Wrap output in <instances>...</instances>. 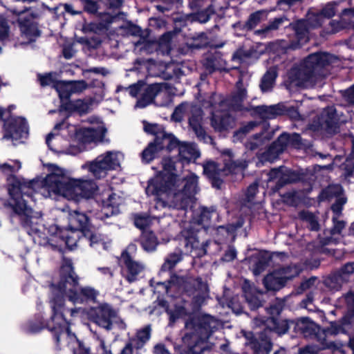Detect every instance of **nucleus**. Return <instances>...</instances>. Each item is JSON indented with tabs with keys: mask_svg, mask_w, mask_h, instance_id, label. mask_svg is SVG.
<instances>
[{
	"mask_svg": "<svg viewBox=\"0 0 354 354\" xmlns=\"http://www.w3.org/2000/svg\"><path fill=\"white\" fill-rule=\"evenodd\" d=\"M70 315L73 318L82 317L86 315V311L82 308H74L70 310Z\"/></svg>",
	"mask_w": 354,
	"mask_h": 354,
	"instance_id": "obj_51",
	"label": "nucleus"
},
{
	"mask_svg": "<svg viewBox=\"0 0 354 354\" xmlns=\"http://www.w3.org/2000/svg\"><path fill=\"white\" fill-rule=\"evenodd\" d=\"M183 243L186 252L194 257H202L206 253V249L203 243H200L196 235L187 231H183Z\"/></svg>",
	"mask_w": 354,
	"mask_h": 354,
	"instance_id": "obj_18",
	"label": "nucleus"
},
{
	"mask_svg": "<svg viewBox=\"0 0 354 354\" xmlns=\"http://www.w3.org/2000/svg\"><path fill=\"white\" fill-rule=\"evenodd\" d=\"M66 129H69V131L72 132L75 131L74 142H77V146L73 145L68 149L62 150L72 155H75L84 150L86 144L102 141L106 131L103 122L100 121L89 127L80 129L77 131L75 127L67 125L64 122L57 124L55 127V130L61 129L63 135Z\"/></svg>",
	"mask_w": 354,
	"mask_h": 354,
	"instance_id": "obj_6",
	"label": "nucleus"
},
{
	"mask_svg": "<svg viewBox=\"0 0 354 354\" xmlns=\"http://www.w3.org/2000/svg\"><path fill=\"white\" fill-rule=\"evenodd\" d=\"M247 92L242 81L239 80L236 83V91L229 100L231 109L235 111H241L243 109L242 102L246 98Z\"/></svg>",
	"mask_w": 354,
	"mask_h": 354,
	"instance_id": "obj_25",
	"label": "nucleus"
},
{
	"mask_svg": "<svg viewBox=\"0 0 354 354\" xmlns=\"http://www.w3.org/2000/svg\"><path fill=\"white\" fill-rule=\"evenodd\" d=\"M254 126H255V123H253V122L249 123L246 127H244L239 132H237L236 136H241L242 134L247 133L250 130L252 129Z\"/></svg>",
	"mask_w": 354,
	"mask_h": 354,
	"instance_id": "obj_59",
	"label": "nucleus"
},
{
	"mask_svg": "<svg viewBox=\"0 0 354 354\" xmlns=\"http://www.w3.org/2000/svg\"><path fill=\"white\" fill-rule=\"evenodd\" d=\"M181 260L182 253L180 252L171 253L162 266V270L164 271L170 270Z\"/></svg>",
	"mask_w": 354,
	"mask_h": 354,
	"instance_id": "obj_34",
	"label": "nucleus"
},
{
	"mask_svg": "<svg viewBox=\"0 0 354 354\" xmlns=\"http://www.w3.org/2000/svg\"><path fill=\"white\" fill-rule=\"evenodd\" d=\"M337 3L336 2H331L328 3L324 9L322 10V12L319 16H315V20H318L321 16H324L327 18H330L333 17L337 11L336 6Z\"/></svg>",
	"mask_w": 354,
	"mask_h": 354,
	"instance_id": "obj_40",
	"label": "nucleus"
},
{
	"mask_svg": "<svg viewBox=\"0 0 354 354\" xmlns=\"http://www.w3.org/2000/svg\"><path fill=\"white\" fill-rule=\"evenodd\" d=\"M144 129L146 132L155 135L156 136V138L158 137L162 139L163 136H167L162 132V127L156 124H145Z\"/></svg>",
	"mask_w": 354,
	"mask_h": 354,
	"instance_id": "obj_41",
	"label": "nucleus"
},
{
	"mask_svg": "<svg viewBox=\"0 0 354 354\" xmlns=\"http://www.w3.org/2000/svg\"><path fill=\"white\" fill-rule=\"evenodd\" d=\"M21 167V164L18 160H11L9 162L0 165V170L6 174L16 173Z\"/></svg>",
	"mask_w": 354,
	"mask_h": 354,
	"instance_id": "obj_36",
	"label": "nucleus"
},
{
	"mask_svg": "<svg viewBox=\"0 0 354 354\" xmlns=\"http://www.w3.org/2000/svg\"><path fill=\"white\" fill-rule=\"evenodd\" d=\"M38 77L41 86H51L55 88V84L59 82L55 73H50L44 75H40Z\"/></svg>",
	"mask_w": 354,
	"mask_h": 354,
	"instance_id": "obj_38",
	"label": "nucleus"
},
{
	"mask_svg": "<svg viewBox=\"0 0 354 354\" xmlns=\"http://www.w3.org/2000/svg\"><path fill=\"white\" fill-rule=\"evenodd\" d=\"M261 13L256 12L250 15L248 21V26L250 28H253L256 24L259 21Z\"/></svg>",
	"mask_w": 354,
	"mask_h": 354,
	"instance_id": "obj_50",
	"label": "nucleus"
},
{
	"mask_svg": "<svg viewBox=\"0 0 354 354\" xmlns=\"http://www.w3.org/2000/svg\"><path fill=\"white\" fill-rule=\"evenodd\" d=\"M266 137H262L261 135L260 136H255L254 137V140L255 141L253 142H251L250 143V145L249 146V147L251 149H254L257 147H258L259 145H261L263 142V140Z\"/></svg>",
	"mask_w": 354,
	"mask_h": 354,
	"instance_id": "obj_54",
	"label": "nucleus"
},
{
	"mask_svg": "<svg viewBox=\"0 0 354 354\" xmlns=\"http://www.w3.org/2000/svg\"><path fill=\"white\" fill-rule=\"evenodd\" d=\"M167 313L169 315L170 321L174 322L177 319L184 317L187 312L183 306H176L174 309L167 308Z\"/></svg>",
	"mask_w": 354,
	"mask_h": 354,
	"instance_id": "obj_39",
	"label": "nucleus"
},
{
	"mask_svg": "<svg viewBox=\"0 0 354 354\" xmlns=\"http://www.w3.org/2000/svg\"><path fill=\"white\" fill-rule=\"evenodd\" d=\"M162 171H161L156 176H162L164 178L163 184L169 183H176L177 180H180L178 176L174 173V162L171 158H165L162 162Z\"/></svg>",
	"mask_w": 354,
	"mask_h": 354,
	"instance_id": "obj_22",
	"label": "nucleus"
},
{
	"mask_svg": "<svg viewBox=\"0 0 354 354\" xmlns=\"http://www.w3.org/2000/svg\"><path fill=\"white\" fill-rule=\"evenodd\" d=\"M123 158L120 151H106L82 165V168L88 169L95 178L100 179L105 178L109 171L119 168Z\"/></svg>",
	"mask_w": 354,
	"mask_h": 354,
	"instance_id": "obj_8",
	"label": "nucleus"
},
{
	"mask_svg": "<svg viewBox=\"0 0 354 354\" xmlns=\"http://www.w3.org/2000/svg\"><path fill=\"white\" fill-rule=\"evenodd\" d=\"M332 56L325 53H317L309 55L299 66L292 68L288 73L287 87L313 86L321 77L320 71L326 65L330 63Z\"/></svg>",
	"mask_w": 354,
	"mask_h": 354,
	"instance_id": "obj_5",
	"label": "nucleus"
},
{
	"mask_svg": "<svg viewBox=\"0 0 354 354\" xmlns=\"http://www.w3.org/2000/svg\"><path fill=\"white\" fill-rule=\"evenodd\" d=\"M193 282L194 285L198 286V295L194 296L196 297V301L198 304L203 303L205 299L208 297V287L207 283H203L201 279H189V283ZM158 285L162 288L167 294H169L172 290H176L177 286H179V288L187 291V281L182 277H174L171 279V281L167 285L165 283H158Z\"/></svg>",
	"mask_w": 354,
	"mask_h": 354,
	"instance_id": "obj_10",
	"label": "nucleus"
},
{
	"mask_svg": "<svg viewBox=\"0 0 354 354\" xmlns=\"http://www.w3.org/2000/svg\"><path fill=\"white\" fill-rule=\"evenodd\" d=\"M236 252L234 249L230 248L225 254L223 257L225 261H230L235 259Z\"/></svg>",
	"mask_w": 354,
	"mask_h": 354,
	"instance_id": "obj_55",
	"label": "nucleus"
},
{
	"mask_svg": "<svg viewBox=\"0 0 354 354\" xmlns=\"http://www.w3.org/2000/svg\"><path fill=\"white\" fill-rule=\"evenodd\" d=\"M233 124L234 120L229 115H225L222 118H219V115L216 114H213L212 115V125L216 130L222 131L232 127Z\"/></svg>",
	"mask_w": 354,
	"mask_h": 354,
	"instance_id": "obj_31",
	"label": "nucleus"
},
{
	"mask_svg": "<svg viewBox=\"0 0 354 354\" xmlns=\"http://www.w3.org/2000/svg\"><path fill=\"white\" fill-rule=\"evenodd\" d=\"M19 24L21 30V37L14 42L15 46L28 44L35 41L36 38L39 36V32L36 25L32 22L19 20Z\"/></svg>",
	"mask_w": 354,
	"mask_h": 354,
	"instance_id": "obj_17",
	"label": "nucleus"
},
{
	"mask_svg": "<svg viewBox=\"0 0 354 354\" xmlns=\"http://www.w3.org/2000/svg\"><path fill=\"white\" fill-rule=\"evenodd\" d=\"M346 17H354V8L344 9L342 19H346Z\"/></svg>",
	"mask_w": 354,
	"mask_h": 354,
	"instance_id": "obj_64",
	"label": "nucleus"
},
{
	"mask_svg": "<svg viewBox=\"0 0 354 354\" xmlns=\"http://www.w3.org/2000/svg\"><path fill=\"white\" fill-rule=\"evenodd\" d=\"M196 19L201 23H205L209 19V13L208 11L201 12L197 15Z\"/></svg>",
	"mask_w": 354,
	"mask_h": 354,
	"instance_id": "obj_56",
	"label": "nucleus"
},
{
	"mask_svg": "<svg viewBox=\"0 0 354 354\" xmlns=\"http://www.w3.org/2000/svg\"><path fill=\"white\" fill-rule=\"evenodd\" d=\"M156 92V104L158 106H165L169 104L171 98V91L167 83L156 84L153 90Z\"/></svg>",
	"mask_w": 354,
	"mask_h": 354,
	"instance_id": "obj_21",
	"label": "nucleus"
},
{
	"mask_svg": "<svg viewBox=\"0 0 354 354\" xmlns=\"http://www.w3.org/2000/svg\"><path fill=\"white\" fill-rule=\"evenodd\" d=\"M9 198L5 206L20 220L30 235L40 236L41 214L34 210L35 201L32 196V183H27L15 176L8 178Z\"/></svg>",
	"mask_w": 354,
	"mask_h": 354,
	"instance_id": "obj_3",
	"label": "nucleus"
},
{
	"mask_svg": "<svg viewBox=\"0 0 354 354\" xmlns=\"http://www.w3.org/2000/svg\"><path fill=\"white\" fill-rule=\"evenodd\" d=\"M66 109L77 111L80 113H86L88 109V104L82 100L69 102Z\"/></svg>",
	"mask_w": 354,
	"mask_h": 354,
	"instance_id": "obj_37",
	"label": "nucleus"
},
{
	"mask_svg": "<svg viewBox=\"0 0 354 354\" xmlns=\"http://www.w3.org/2000/svg\"><path fill=\"white\" fill-rule=\"evenodd\" d=\"M68 226L66 227L71 230L80 232L84 235V232L90 230V223L88 216L78 211H72L67 213Z\"/></svg>",
	"mask_w": 354,
	"mask_h": 354,
	"instance_id": "obj_16",
	"label": "nucleus"
},
{
	"mask_svg": "<svg viewBox=\"0 0 354 354\" xmlns=\"http://www.w3.org/2000/svg\"><path fill=\"white\" fill-rule=\"evenodd\" d=\"M134 223L137 227L145 230L151 224V219L148 216L138 215L135 217Z\"/></svg>",
	"mask_w": 354,
	"mask_h": 354,
	"instance_id": "obj_44",
	"label": "nucleus"
},
{
	"mask_svg": "<svg viewBox=\"0 0 354 354\" xmlns=\"http://www.w3.org/2000/svg\"><path fill=\"white\" fill-rule=\"evenodd\" d=\"M113 328H117L120 330H124L127 328V324L118 316L117 311L115 313L114 318H112L111 321V329Z\"/></svg>",
	"mask_w": 354,
	"mask_h": 354,
	"instance_id": "obj_48",
	"label": "nucleus"
},
{
	"mask_svg": "<svg viewBox=\"0 0 354 354\" xmlns=\"http://www.w3.org/2000/svg\"><path fill=\"white\" fill-rule=\"evenodd\" d=\"M300 140V136L299 134L294 133L289 135L288 133H282L277 140L273 143L272 147L270 148L271 152L274 151L277 153H281L284 149L289 145L292 144V141L299 142Z\"/></svg>",
	"mask_w": 354,
	"mask_h": 354,
	"instance_id": "obj_24",
	"label": "nucleus"
},
{
	"mask_svg": "<svg viewBox=\"0 0 354 354\" xmlns=\"http://www.w3.org/2000/svg\"><path fill=\"white\" fill-rule=\"evenodd\" d=\"M154 353L155 354H169L165 346L161 344L156 345L154 347Z\"/></svg>",
	"mask_w": 354,
	"mask_h": 354,
	"instance_id": "obj_60",
	"label": "nucleus"
},
{
	"mask_svg": "<svg viewBox=\"0 0 354 354\" xmlns=\"http://www.w3.org/2000/svg\"><path fill=\"white\" fill-rule=\"evenodd\" d=\"M151 328L149 326L138 331L136 336L131 339L129 342L133 344L136 350L141 348L144 344L149 339Z\"/></svg>",
	"mask_w": 354,
	"mask_h": 354,
	"instance_id": "obj_30",
	"label": "nucleus"
},
{
	"mask_svg": "<svg viewBox=\"0 0 354 354\" xmlns=\"http://www.w3.org/2000/svg\"><path fill=\"white\" fill-rule=\"evenodd\" d=\"M68 82L69 84V88H71V92L72 94L82 92L88 86L87 83L84 80L72 81Z\"/></svg>",
	"mask_w": 354,
	"mask_h": 354,
	"instance_id": "obj_42",
	"label": "nucleus"
},
{
	"mask_svg": "<svg viewBox=\"0 0 354 354\" xmlns=\"http://www.w3.org/2000/svg\"><path fill=\"white\" fill-rule=\"evenodd\" d=\"M263 283L266 288L269 290H278L286 285L276 270L268 274L265 277Z\"/></svg>",
	"mask_w": 354,
	"mask_h": 354,
	"instance_id": "obj_27",
	"label": "nucleus"
},
{
	"mask_svg": "<svg viewBox=\"0 0 354 354\" xmlns=\"http://www.w3.org/2000/svg\"><path fill=\"white\" fill-rule=\"evenodd\" d=\"M283 21V18L276 19L273 22L269 25V29H277L279 26Z\"/></svg>",
	"mask_w": 354,
	"mask_h": 354,
	"instance_id": "obj_61",
	"label": "nucleus"
},
{
	"mask_svg": "<svg viewBox=\"0 0 354 354\" xmlns=\"http://www.w3.org/2000/svg\"><path fill=\"white\" fill-rule=\"evenodd\" d=\"M176 147H178L179 156L182 160L189 162L192 160H196L200 156V152L194 144L180 142L171 136L168 149L171 150Z\"/></svg>",
	"mask_w": 354,
	"mask_h": 354,
	"instance_id": "obj_15",
	"label": "nucleus"
},
{
	"mask_svg": "<svg viewBox=\"0 0 354 354\" xmlns=\"http://www.w3.org/2000/svg\"><path fill=\"white\" fill-rule=\"evenodd\" d=\"M144 84L143 82H139L137 84L130 86L128 88L129 94L132 97H138V99L140 98Z\"/></svg>",
	"mask_w": 354,
	"mask_h": 354,
	"instance_id": "obj_46",
	"label": "nucleus"
},
{
	"mask_svg": "<svg viewBox=\"0 0 354 354\" xmlns=\"http://www.w3.org/2000/svg\"><path fill=\"white\" fill-rule=\"evenodd\" d=\"M97 270L100 271L103 275L107 276L110 278L113 277V272L109 268L107 267H99Z\"/></svg>",
	"mask_w": 354,
	"mask_h": 354,
	"instance_id": "obj_58",
	"label": "nucleus"
},
{
	"mask_svg": "<svg viewBox=\"0 0 354 354\" xmlns=\"http://www.w3.org/2000/svg\"><path fill=\"white\" fill-rule=\"evenodd\" d=\"M156 86V84H144L140 98L138 100L135 105L136 108H145L153 102L156 103V92L153 91Z\"/></svg>",
	"mask_w": 354,
	"mask_h": 354,
	"instance_id": "obj_23",
	"label": "nucleus"
},
{
	"mask_svg": "<svg viewBox=\"0 0 354 354\" xmlns=\"http://www.w3.org/2000/svg\"><path fill=\"white\" fill-rule=\"evenodd\" d=\"M223 156L225 161L223 169H219L217 164L213 161H208L203 165L204 174L212 180V185L216 187H220L221 178L223 176L230 174H242L248 166L247 162L244 160L232 161V152L228 149L223 151Z\"/></svg>",
	"mask_w": 354,
	"mask_h": 354,
	"instance_id": "obj_7",
	"label": "nucleus"
},
{
	"mask_svg": "<svg viewBox=\"0 0 354 354\" xmlns=\"http://www.w3.org/2000/svg\"><path fill=\"white\" fill-rule=\"evenodd\" d=\"M277 73L274 69H270L262 78L261 88L263 92H268L272 88Z\"/></svg>",
	"mask_w": 354,
	"mask_h": 354,
	"instance_id": "obj_33",
	"label": "nucleus"
},
{
	"mask_svg": "<svg viewBox=\"0 0 354 354\" xmlns=\"http://www.w3.org/2000/svg\"><path fill=\"white\" fill-rule=\"evenodd\" d=\"M344 274H350L354 272V263H346L342 269Z\"/></svg>",
	"mask_w": 354,
	"mask_h": 354,
	"instance_id": "obj_57",
	"label": "nucleus"
},
{
	"mask_svg": "<svg viewBox=\"0 0 354 354\" xmlns=\"http://www.w3.org/2000/svg\"><path fill=\"white\" fill-rule=\"evenodd\" d=\"M186 113L191 114L189 118V123L193 131L198 137H203L205 132L201 126L202 111L198 106L182 104L175 109L172 114V118L175 121L180 122Z\"/></svg>",
	"mask_w": 354,
	"mask_h": 354,
	"instance_id": "obj_9",
	"label": "nucleus"
},
{
	"mask_svg": "<svg viewBox=\"0 0 354 354\" xmlns=\"http://www.w3.org/2000/svg\"><path fill=\"white\" fill-rule=\"evenodd\" d=\"M141 244L145 251L152 252L156 249L158 241L152 232L144 230L141 236Z\"/></svg>",
	"mask_w": 354,
	"mask_h": 354,
	"instance_id": "obj_28",
	"label": "nucleus"
},
{
	"mask_svg": "<svg viewBox=\"0 0 354 354\" xmlns=\"http://www.w3.org/2000/svg\"><path fill=\"white\" fill-rule=\"evenodd\" d=\"M115 197L116 195L112 193L111 190H107L102 194V203L104 214L106 216H109V212L113 213L112 209L110 210L109 209L116 205V203L114 201Z\"/></svg>",
	"mask_w": 354,
	"mask_h": 354,
	"instance_id": "obj_32",
	"label": "nucleus"
},
{
	"mask_svg": "<svg viewBox=\"0 0 354 354\" xmlns=\"http://www.w3.org/2000/svg\"><path fill=\"white\" fill-rule=\"evenodd\" d=\"M28 134V125L24 118L10 117L4 124L3 138L19 139Z\"/></svg>",
	"mask_w": 354,
	"mask_h": 354,
	"instance_id": "obj_12",
	"label": "nucleus"
},
{
	"mask_svg": "<svg viewBox=\"0 0 354 354\" xmlns=\"http://www.w3.org/2000/svg\"><path fill=\"white\" fill-rule=\"evenodd\" d=\"M121 259L124 263L122 269L123 277L130 283L136 281L138 276L145 269L144 264L135 261L127 252H122Z\"/></svg>",
	"mask_w": 354,
	"mask_h": 354,
	"instance_id": "obj_13",
	"label": "nucleus"
},
{
	"mask_svg": "<svg viewBox=\"0 0 354 354\" xmlns=\"http://www.w3.org/2000/svg\"><path fill=\"white\" fill-rule=\"evenodd\" d=\"M306 22L304 21H300L297 24L295 30L299 39H302L304 41L307 40L308 37L306 35V30L305 29L304 31H299L300 28L306 27Z\"/></svg>",
	"mask_w": 354,
	"mask_h": 354,
	"instance_id": "obj_49",
	"label": "nucleus"
},
{
	"mask_svg": "<svg viewBox=\"0 0 354 354\" xmlns=\"http://www.w3.org/2000/svg\"><path fill=\"white\" fill-rule=\"evenodd\" d=\"M258 189V186L257 184H252L250 185L247 190V196L248 201H250L254 195L257 194Z\"/></svg>",
	"mask_w": 354,
	"mask_h": 354,
	"instance_id": "obj_53",
	"label": "nucleus"
},
{
	"mask_svg": "<svg viewBox=\"0 0 354 354\" xmlns=\"http://www.w3.org/2000/svg\"><path fill=\"white\" fill-rule=\"evenodd\" d=\"M62 141V136L55 135L54 133H50L46 138V144L48 147L54 151H59L57 144Z\"/></svg>",
	"mask_w": 354,
	"mask_h": 354,
	"instance_id": "obj_43",
	"label": "nucleus"
},
{
	"mask_svg": "<svg viewBox=\"0 0 354 354\" xmlns=\"http://www.w3.org/2000/svg\"><path fill=\"white\" fill-rule=\"evenodd\" d=\"M245 296L252 309L254 310L261 306V301L257 296L253 295L247 292H245Z\"/></svg>",
	"mask_w": 354,
	"mask_h": 354,
	"instance_id": "obj_47",
	"label": "nucleus"
},
{
	"mask_svg": "<svg viewBox=\"0 0 354 354\" xmlns=\"http://www.w3.org/2000/svg\"><path fill=\"white\" fill-rule=\"evenodd\" d=\"M88 71L95 73H101L103 75H106L108 73L107 70L104 68H91L88 70Z\"/></svg>",
	"mask_w": 354,
	"mask_h": 354,
	"instance_id": "obj_63",
	"label": "nucleus"
},
{
	"mask_svg": "<svg viewBox=\"0 0 354 354\" xmlns=\"http://www.w3.org/2000/svg\"><path fill=\"white\" fill-rule=\"evenodd\" d=\"M85 239L89 242L91 247L97 250H108L111 245V241L106 237L93 232L91 230H87L84 235Z\"/></svg>",
	"mask_w": 354,
	"mask_h": 354,
	"instance_id": "obj_20",
	"label": "nucleus"
},
{
	"mask_svg": "<svg viewBox=\"0 0 354 354\" xmlns=\"http://www.w3.org/2000/svg\"><path fill=\"white\" fill-rule=\"evenodd\" d=\"M171 136H163L162 138L157 137L153 142L150 143L142 153V160L145 162L151 161L158 153L167 147L168 149L169 141Z\"/></svg>",
	"mask_w": 354,
	"mask_h": 354,
	"instance_id": "obj_19",
	"label": "nucleus"
},
{
	"mask_svg": "<svg viewBox=\"0 0 354 354\" xmlns=\"http://www.w3.org/2000/svg\"><path fill=\"white\" fill-rule=\"evenodd\" d=\"M43 230H46L52 236L50 239V241L57 243L55 247H62L64 243L71 250L77 245L80 234H81L80 232L71 230L66 227L59 228L57 225H52L48 228L43 227Z\"/></svg>",
	"mask_w": 354,
	"mask_h": 354,
	"instance_id": "obj_11",
	"label": "nucleus"
},
{
	"mask_svg": "<svg viewBox=\"0 0 354 354\" xmlns=\"http://www.w3.org/2000/svg\"><path fill=\"white\" fill-rule=\"evenodd\" d=\"M164 178L155 176L146 188V194L153 196L156 207L186 209L194 201L198 191V177L190 173L183 180L163 184Z\"/></svg>",
	"mask_w": 354,
	"mask_h": 354,
	"instance_id": "obj_2",
	"label": "nucleus"
},
{
	"mask_svg": "<svg viewBox=\"0 0 354 354\" xmlns=\"http://www.w3.org/2000/svg\"><path fill=\"white\" fill-rule=\"evenodd\" d=\"M95 315H91L92 320L98 326L107 330L111 329L112 318L116 310L107 304H102L94 310Z\"/></svg>",
	"mask_w": 354,
	"mask_h": 354,
	"instance_id": "obj_14",
	"label": "nucleus"
},
{
	"mask_svg": "<svg viewBox=\"0 0 354 354\" xmlns=\"http://www.w3.org/2000/svg\"><path fill=\"white\" fill-rule=\"evenodd\" d=\"M282 278L286 284L289 280L297 277L301 271L300 266L297 265H290L277 270H275Z\"/></svg>",
	"mask_w": 354,
	"mask_h": 354,
	"instance_id": "obj_29",
	"label": "nucleus"
},
{
	"mask_svg": "<svg viewBox=\"0 0 354 354\" xmlns=\"http://www.w3.org/2000/svg\"><path fill=\"white\" fill-rule=\"evenodd\" d=\"M134 346L130 342L122 349L120 354H138Z\"/></svg>",
	"mask_w": 354,
	"mask_h": 354,
	"instance_id": "obj_52",
	"label": "nucleus"
},
{
	"mask_svg": "<svg viewBox=\"0 0 354 354\" xmlns=\"http://www.w3.org/2000/svg\"><path fill=\"white\" fill-rule=\"evenodd\" d=\"M183 342L189 347L191 354H201L205 350V347L202 345L203 342L198 340V335L196 334H186L183 337Z\"/></svg>",
	"mask_w": 354,
	"mask_h": 354,
	"instance_id": "obj_26",
	"label": "nucleus"
},
{
	"mask_svg": "<svg viewBox=\"0 0 354 354\" xmlns=\"http://www.w3.org/2000/svg\"><path fill=\"white\" fill-rule=\"evenodd\" d=\"M51 296L50 304L53 315L47 322L48 329L53 333L57 342H59L61 335L70 340V346H79L75 335L71 333L69 324L63 316L65 310L64 297L73 304H82L87 300L94 301L98 292L89 286L81 287L78 277L75 274L72 263L66 261L61 267L59 279L54 281L50 286Z\"/></svg>",
	"mask_w": 354,
	"mask_h": 354,
	"instance_id": "obj_1",
	"label": "nucleus"
},
{
	"mask_svg": "<svg viewBox=\"0 0 354 354\" xmlns=\"http://www.w3.org/2000/svg\"><path fill=\"white\" fill-rule=\"evenodd\" d=\"M55 88L62 100H67L72 94L68 82L59 81V82L55 84Z\"/></svg>",
	"mask_w": 354,
	"mask_h": 354,
	"instance_id": "obj_35",
	"label": "nucleus"
},
{
	"mask_svg": "<svg viewBox=\"0 0 354 354\" xmlns=\"http://www.w3.org/2000/svg\"><path fill=\"white\" fill-rule=\"evenodd\" d=\"M47 167L49 173L41 181L40 190L44 197L63 196L78 201L94 194L96 185L93 180L70 178L64 169L54 164L47 165Z\"/></svg>",
	"mask_w": 354,
	"mask_h": 354,
	"instance_id": "obj_4",
	"label": "nucleus"
},
{
	"mask_svg": "<svg viewBox=\"0 0 354 354\" xmlns=\"http://www.w3.org/2000/svg\"><path fill=\"white\" fill-rule=\"evenodd\" d=\"M257 109L263 116L266 118H272L277 113V109L275 106H261Z\"/></svg>",
	"mask_w": 354,
	"mask_h": 354,
	"instance_id": "obj_45",
	"label": "nucleus"
},
{
	"mask_svg": "<svg viewBox=\"0 0 354 354\" xmlns=\"http://www.w3.org/2000/svg\"><path fill=\"white\" fill-rule=\"evenodd\" d=\"M344 227V223L343 221H338L335 223V226L333 231L335 233H339L341 230Z\"/></svg>",
	"mask_w": 354,
	"mask_h": 354,
	"instance_id": "obj_62",
	"label": "nucleus"
}]
</instances>
